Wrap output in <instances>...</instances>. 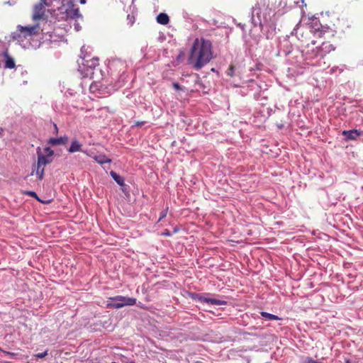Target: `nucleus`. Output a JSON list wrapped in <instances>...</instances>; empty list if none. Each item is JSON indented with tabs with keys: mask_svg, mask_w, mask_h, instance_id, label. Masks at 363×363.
<instances>
[{
	"mask_svg": "<svg viewBox=\"0 0 363 363\" xmlns=\"http://www.w3.org/2000/svg\"><path fill=\"white\" fill-rule=\"evenodd\" d=\"M168 211V207H167L165 209L162 210L160 213V218L158 221L162 220L164 218L167 216Z\"/></svg>",
	"mask_w": 363,
	"mask_h": 363,
	"instance_id": "nucleus-26",
	"label": "nucleus"
},
{
	"mask_svg": "<svg viewBox=\"0 0 363 363\" xmlns=\"http://www.w3.org/2000/svg\"><path fill=\"white\" fill-rule=\"evenodd\" d=\"M89 89L92 93L98 92L100 94H111L113 86L108 87L104 82L94 81L91 84Z\"/></svg>",
	"mask_w": 363,
	"mask_h": 363,
	"instance_id": "nucleus-3",
	"label": "nucleus"
},
{
	"mask_svg": "<svg viewBox=\"0 0 363 363\" xmlns=\"http://www.w3.org/2000/svg\"><path fill=\"white\" fill-rule=\"evenodd\" d=\"M85 52V46L81 48V52L83 56L82 57V62L79 63V71L81 72L84 77L94 78L96 72H101V70L96 69L99 65V59L97 57H91L89 59V55H84Z\"/></svg>",
	"mask_w": 363,
	"mask_h": 363,
	"instance_id": "nucleus-2",
	"label": "nucleus"
},
{
	"mask_svg": "<svg viewBox=\"0 0 363 363\" xmlns=\"http://www.w3.org/2000/svg\"><path fill=\"white\" fill-rule=\"evenodd\" d=\"M346 363H350V360H347V361H346Z\"/></svg>",
	"mask_w": 363,
	"mask_h": 363,
	"instance_id": "nucleus-41",
	"label": "nucleus"
},
{
	"mask_svg": "<svg viewBox=\"0 0 363 363\" xmlns=\"http://www.w3.org/2000/svg\"><path fill=\"white\" fill-rule=\"evenodd\" d=\"M71 1H72L73 0H70Z\"/></svg>",
	"mask_w": 363,
	"mask_h": 363,
	"instance_id": "nucleus-42",
	"label": "nucleus"
},
{
	"mask_svg": "<svg viewBox=\"0 0 363 363\" xmlns=\"http://www.w3.org/2000/svg\"><path fill=\"white\" fill-rule=\"evenodd\" d=\"M145 121H135V126H138V127H141L143 125H145Z\"/></svg>",
	"mask_w": 363,
	"mask_h": 363,
	"instance_id": "nucleus-30",
	"label": "nucleus"
},
{
	"mask_svg": "<svg viewBox=\"0 0 363 363\" xmlns=\"http://www.w3.org/2000/svg\"><path fill=\"white\" fill-rule=\"evenodd\" d=\"M111 363H113V362H111Z\"/></svg>",
	"mask_w": 363,
	"mask_h": 363,
	"instance_id": "nucleus-44",
	"label": "nucleus"
},
{
	"mask_svg": "<svg viewBox=\"0 0 363 363\" xmlns=\"http://www.w3.org/2000/svg\"><path fill=\"white\" fill-rule=\"evenodd\" d=\"M81 147L82 145L77 140H74L72 142V144L67 150L69 152L73 153L81 151Z\"/></svg>",
	"mask_w": 363,
	"mask_h": 363,
	"instance_id": "nucleus-17",
	"label": "nucleus"
},
{
	"mask_svg": "<svg viewBox=\"0 0 363 363\" xmlns=\"http://www.w3.org/2000/svg\"><path fill=\"white\" fill-rule=\"evenodd\" d=\"M39 4H47V0H40V2Z\"/></svg>",
	"mask_w": 363,
	"mask_h": 363,
	"instance_id": "nucleus-36",
	"label": "nucleus"
},
{
	"mask_svg": "<svg viewBox=\"0 0 363 363\" xmlns=\"http://www.w3.org/2000/svg\"><path fill=\"white\" fill-rule=\"evenodd\" d=\"M26 195H28L34 199H35L36 200L43 203V201H42L38 196L37 194L35 192V191H26L24 193Z\"/></svg>",
	"mask_w": 363,
	"mask_h": 363,
	"instance_id": "nucleus-23",
	"label": "nucleus"
},
{
	"mask_svg": "<svg viewBox=\"0 0 363 363\" xmlns=\"http://www.w3.org/2000/svg\"><path fill=\"white\" fill-rule=\"evenodd\" d=\"M4 130L3 128L0 127V138H2L3 136H4Z\"/></svg>",
	"mask_w": 363,
	"mask_h": 363,
	"instance_id": "nucleus-35",
	"label": "nucleus"
},
{
	"mask_svg": "<svg viewBox=\"0 0 363 363\" xmlns=\"http://www.w3.org/2000/svg\"><path fill=\"white\" fill-rule=\"evenodd\" d=\"M95 160L100 164L102 165L104 169L106 172V173L109 171V174L112 178H113V170L111 169V164L112 162L111 159L107 157L104 155H99L94 157Z\"/></svg>",
	"mask_w": 363,
	"mask_h": 363,
	"instance_id": "nucleus-4",
	"label": "nucleus"
},
{
	"mask_svg": "<svg viewBox=\"0 0 363 363\" xmlns=\"http://www.w3.org/2000/svg\"><path fill=\"white\" fill-rule=\"evenodd\" d=\"M172 86H173V87H174L176 90H180V89H181V86H180V85H179L178 83H177V82H174V83L172 84Z\"/></svg>",
	"mask_w": 363,
	"mask_h": 363,
	"instance_id": "nucleus-32",
	"label": "nucleus"
},
{
	"mask_svg": "<svg viewBox=\"0 0 363 363\" xmlns=\"http://www.w3.org/2000/svg\"><path fill=\"white\" fill-rule=\"evenodd\" d=\"M260 314L263 318H264L267 320H281V318L279 317H278L277 315H273V314H271V313H269L267 312H261Z\"/></svg>",
	"mask_w": 363,
	"mask_h": 363,
	"instance_id": "nucleus-20",
	"label": "nucleus"
},
{
	"mask_svg": "<svg viewBox=\"0 0 363 363\" xmlns=\"http://www.w3.org/2000/svg\"><path fill=\"white\" fill-rule=\"evenodd\" d=\"M3 352H4L5 354H6V355H8V356H9V357H14L16 355V353L11 352L3 351Z\"/></svg>",
	"mask_w": 363,
	"mask_h": 363,
	"instance_id": "nucleus-29",
	"label": "nucleus"
},
{
	"mask_svg": "<svg viewBox=\"0 0 363 363\" xmlns=\"http://www.w3.org/2000/svg\"><path fill=\"white\" fill-rule=\"evenodd\" d=\"M68 141V137L67 135L61 136L60 138H50L48 143L52 145H65Z\"/></svg>",
	"mask_w": 363,
	"mask_h": 363,
	"instance_id": "nucleus-14",
	"label": "nucleus"
},
{
	"mask_svg": "<svg viewBox=\"0 0 363 363\" xmlns=\"http://www.w3.org/2000/svg\"><path fill=\"white\" fill-rule=\"evenodd\" d=\"M252 14L257 15V17L260 16V8L259 7V4H256L255 6L252 8Z\"/></svg>",
	"mask_w": 363,
	"mask_h": 363,
	"instance_id": "nucleus-24",
	"label": "nucleus"
},
{
	"mask_svg": "<svg viewBox=\"0 0 363 363\" xmlns=\"http://www.w3.org/2000/svg\"><path fill=\"white\" fill-rule=\"evenodd\" d=\"M36 174L39 180H42L44 177V167L43 166H38V164H37Z\"/></svg>",
	"mask_w": 363,
	"mask_h": 363,
	"instance_id": "nucleus-22",
	"label": "nucleus"
},
{
	"mask_svg": "<svg viewBox=\"0 0 363 363\" xmlns=\"http://www.w3.org/2000/svg\"><path fill=\"white\" fill-rule=\"evenodd\" d=\"M202 301L203 302H206V303H211V304H213V305H217V306H221V305H224V304L226 303L225 301H221V300H218V299H216V298H204L202 299Z\"/></svg>",
	"mask_w": 363,
	"mask_h": 363,
	"instance_id": "nucleus-18",
	"label": "nucleus"
},
{
	"mask_svg": "<svg viewBox=\"0 0 363 363\" xmlns=\"http://www.w3.org/2000/svg\"><path fill=\"white\" fill-rule=\"evenodd\" d=\"M6 3H7V4H10V5H11V1H8V2H6Z\"/></svg>",
	"mask_w": 363,
	"mask_h": 363,
	"instance_id": "nucleus-39",
	"label": "nucleus"
},
{
	"mask_svg": "<svg viewBox=\"0 0 363 363\" xmlns=\"http://www.w3.org/2000/svg\"><path fill=\"white\" fill-rule=\"evenodd\" d=\"M306 363H319V362L313 359L311 357H307Z\"/></svg>",
	"mask_w": 363,
	"mask_h": 363,
	"instance_id": "nucleus-31",
	"label": "nucleus"
},
{
	"mask_svg": "<svg viewBox=\"0 0 363 363\" xmlns=\"http://www.w3.org/2000/svg\"><path fill=\"white\" fill-rule=\"evenodd\" d=\"M36 153L38 155V166H45L50 164L52 162V156H48L42 152L41 148L38 147L36 149Z\"/></svg>",
	"mask_w": 363,
	"mask_h": 363,
	"instance_id": "nucleus-8",
	"label": "nucleus"
},
{
	"mask_svg": "<svg viewBox=\"0 0 363 363\" xmlns=\"http://www.w3.org/2000/svg\"><path fill=\"white\" fill-rule=\"evenodd\" d=\"M11 38L13 40L22 42L26 38L23 37V33L17 29L16 31L11 33Z\"/></svg>",
	"mask_w": 363,
	"mask_h": 363,
	"instance_id": "nucleus-19",
	"label": "nucleus"
},
{
	"mask_svg": "<svg viewBox=\"0 0 363 363\" xmlns=\"http://www.w3.org/2000/svg\"><path fill=\"white\" fill-rule=\"evenodd\" d=\"M45 6L48 4H38L34 6L32 18L33 21L43 19L45 16Z\"/></svg>",
	"mask_w": 363,
	"mask_h": 363,
	"instance_id": "nucleus-10",
	"label": "nucleus"
},
{
	"mask_svg": "<svg viewBox=\"0 0 363 363\" xmlns=\"http://www.w3.org/2000/svg\"><path fill=\"white\" fill-rule=\"evenodd\" d=\"M44 155H48V156H52L54 155V151L50 147H46L44 148Z\"/></svg>",
	"mask_w": 363,
	"mask_h": 363,
	"instance_id": "nucleus-25",
	"label": "nucleus"
},
{
	"mask_svg": "<svg viewBox=\"0 0 363 363\" xmlns=\"http://www.w3.org/2000/svg\"><path fill=\"white\" fill-rule=\"evenodd\" d=\"M227 75L233 77L234 75V66L230 65L227 70Z\"/></svg>",
	"mask_w": 363,
	"mask_h": 363,
	"instance_id": "nucleus-28",
	"label": "nucleus"
},
{
	"mask_svg": "<svg viewBox=\"0 0 363 363\" xmlns=\"http://www.w3.org/2000/svg\"><path fill=\"white\" fill-rule=\"evenodd\" d=\"M335 46L330 42L327 41L323 42L320 47L319 48V50L322 57L325 56L328 53H330L331 51L335 50Z\"/></svg>",
	"mask_w": 363,
	"mask_h": 363,
	"instance_id": "nucleus-13",
	"label": "nucleus"
},
{
	"mask_svg": "<svg viewBox=\"0 0 363 363\" xmlns=\"http://www.w3.org/2000/svg\"><path fill=\"white\" fill-rule=\"evenodd\" d=\"M48 350H45V352H40V353H38L36 354H35V357H37V358H39V359H43L44 358L45 356L48 355Z\"/></svg>",
	"mask_w": 363,
	"mask_h": 363,
	"instance_id": "nucleus-27",
	"label": "nucleus"
},
{
	"mask_svg": "<svg viewBox=\"0 0 363 363\" xmlns=\"http://www.w3.org/2000/svg\"><path fill=\"white\" fill-rule=\"evenodd\" d=\"M316 34L318 35V37L324 38H329L330 36H334V34L332 33V31L323 30H318L316 32Z\"/></svg>",
	"mask_w": 363,
	"mask_h": 363,
	"instance_id": "nucleus-21",
	"label": "nucleus"
},
{
	"mask_svg": "<svg viewBox=\"0 0 363 363\" xmlns=\"http://www.w3.org/2000/svg\"><path fill=\"white\" fill-rule=\"evenodd\" d=\"M74 28H75V30H76L79 31V30H81V26H79V23H76V24L74 25Z\"/></svg>",
	"mask_w": 363,
	"mask_h": 363,
	"instance_id": "nucleus-34",
	"label": "nucleus"
},
{
	"mask_svg": "<svg viewBox=\"0 0 363 363\" xmlns=\"http://www.w3.org/2000/svg\"><path fill=\"white\" fill-rule=\"evenodd\" d=\"M0 59H3L5 61L4 67L6 68L12 69L15 67V62L12 57H11L6 51H2L0 53Z\"/></svg>",
	"mask_w": 363,
	"mask_h": 363,
	"instance_id": "nucleus-12",
	"label": "nucleus"
},
{
	"mask_svg": "<svg viewBox=\"0 0 363 363\" xmlns=\"http://www.w3.org/2000/svg\"><path fill=\"white\" fill-rule=\"evenodd\" d=\"M72 8L67 9V13L72 18H82V15L79 12V8H74V4L72 3Z\"/></svg>",
	"mask_w": 363,
	"mask_h": 363,
	"instance_id": "nucleus-15",
	"label": "nucleus"
},
{
	"mask_svg": "<svg viewBox=\"0 0 363 363\" xmlns=\"http://www.w3.org/2000/svg\"><path fill=\"white\" fill-rule=\"evenodd\" d=\"M55 131L57 133L58 131V128L56 124H54Z\"/></svg>",
	"mask_w": 363,
	"mask_h": 363,
	"instance_id": "nucleus-38",
	"label": "nucleus"
},
{
	"mask_svg": "<svg viewBox=\"0 0 363 363\" xmlns=\"http://www.w3.org/2000/svg\"><path fill=\"white\" fill-rule=\"evenodd\" d=\"M157 22L161 25H167L169 22V18L167 13H160L156 18Z\"/></svg>",
	"mask_w": 363,
	"mask_h": 363,
	"instance_id": "nucleus-16",
	"label": "nucleus"
},
{
	"mask_svg": "<svg viewBox=\"0 0 363 363\" xmlns=\"http://www.w3.org/2000/svg\"><path fill=\"white\" fill-rule=\"evenodd\" d=\"M213 57L212 45L211 41L196 38L191 48L189 57V64L196 70H199L208 64Z\"/></svg>",
	"mask_w": 363,
	"mask_h": 363,
	"instance_id": "nucleus-1",
	"label": "nucleus"
},
{
	"mask_svg": "<svg viewBox=\"0 0 363 363\" xmlns=\"http://www.w3.org/2000/svg\"><path fill=\"white\" fill-rule=\"evenodd\" d=\"M6 3H7V4H10V5H11V1H8V2H6Z\"/></svg>",
	"mask_w": 363,
	"mask_h": 363,
	"instance_id": "nucleus-40",
	"label": "nucleus"
},
{
	"mask_svg": "<svg viewBox=\"0 0 363 363\" xmlns=\"http://www.w3.org/2000/svg\"><path fill=\"white\" fill-rule=\"evenodd\" d=\"M86 0H79V3L82 4H86Z\"/></svg>",
	"mask_w": 363,
	"mask_h": 363,
	"instance_id": "nucleus-37",
	"label": "nucleus"
},
{
	"mask_svg": "<svg viewBox=\"0 0 363 363\" xmlns=\"http://www.w3.org/2000/svg\"><path fill=\"white\" fill-rule=\"evenodd\" d=\"M136 303V298L122 296H115V308H122L125 306H133Z\"/></svg>",
	"mask_w": 363,
	"mask_h": 363,
	"instance_id": "nucleus-5",
	"label": "nucleus"
},
{
	"mask_svg": "<svg viewBox=\"0 0 363 363\" xmlns=\"http://www.w3.org/2000/svg\"><path fill=\"white\" fill-rule=\"evenodd\" d=\"M18 30L23 33V35L24 38H27L29 36L35 35L38 32L39 25L36 24L34 26H23L21 25H18L17 26Z\"/></svg>",
	"mask_w": 363,
	"mask_h": 363,
	"instance_id": "nucleus-7",
	"label": "nucleus"
},
{
	"mask_svg": "<svg viewBox=\"0 0 363 363\" xmlns=\"http://www.w3.org/2000/svg\"><path fill=\"white\" fill-rule=\"evenodd\" d=\"M333 32H345L347 28H350V25L347 18L344 16L337 18V22L333 23Z\"/></svg>",
	"mask_w": 363,
	"mask_h": 363,
	"instance_id": "nucleus-6",
	"label": "nucleus"
},
{
	"mask_svg": "<svg viewBox=\"0 0 363 363\" xmlns=\"http://www.w3.org/2000/svg\"><path fill=\"white\" fill-rule=\"evenodd\" d=\"M162 235L164 236H169L171 235L170 232L166 229L163 233Z\"/></svg>",
	"mask_w": 363,
	"mask_h": 363,
	"instance_id": "nucleus-33",
	"label": "nucleus"
},
{
	"mask_svg": "<svg viewBox=\"0 0 363 363\" xmlns=\"http://www.w3.org/2000/svg\"><path fill=\"white\" fill-rule=\"evenodd\" d=\"M115 182L120 186V190L124 194L125 198L130 197V187L125 184L124 178L115 173Z\"/></svg>",
	"mask_w": 363,
	"mask_h": 363,
	"instance_id": "nucleus-9",
	"label": "nucleus"
},
{
	"mask_svg": "<svg viewBox=\"0 0 363 363\" xmlns=\"http://www.w3.org/2000/svg\"><path fill=\"white\" fill-rule=\"evenodd\" d=\"M2 51H0V53Z\"/></svg>",
	"mask_w": 363,
	"mask_h": 363,
	"instance_id": "nucleus-43",
	"label": "nucleus"
},
{
	"mask_svg": "<svg viewBox=\"0 0 363 363\" xmlns=\"http://www.w3.org/2000/svg\"><path fill=\"white\" fill-rule=\"evenodd\" d=\"M362 134V130H358L356 129L342 131V135L345 136L346 139L348 140H355L357 137L361 136Z\"/></svg>",
	"mask_w": 363,
	"mask_h": 363,
	"instance_id": "nucleus-11",
	"label": "nucleus"
}]
</instances>
